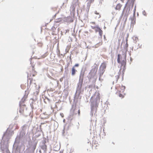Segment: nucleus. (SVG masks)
<instances>
[{
	"mask_svg": "<svg viewBox=\"0 0 153 153\" xmlns=\"http://www.w3.org/2000/svg\"><path fill=\"white\" fill-rule=\"evenodd\" d=\"M13 134V131H9L8 128L4 133L2 137V140L0 143V149L2 151L8 150L9 141Z\"/></svg>",
	"mask_w": 153,
	"mask_h": 153,
	"instance_id": "nucleus-1",
	"label": "nucleus"
},
{
	"mask_svg": "<svg viewBox=\"0 0 153 153\" xmlns=\"http://www.w3.org/2000/svg\"><path fill=\"white\" fill-rule=\"evenodd\" d=\"M85 71V70L82 68L80 71L79 80L77 85L76 91L75 94L76 97L78 95V97H79L80 94H82L84 91L83 88H82V87L83 84Z\"/></svg>",
	"mask_w": 153,
	"mask_h": 153,
	"instance_id": "nucleus-2",
	"label": "nucleus"
},
{
	"mask_svg": "<svg viewBox=\"0 0 153 153\" xmlns=\"http://www.w3.org/2000/svg\"><path fill=\"white\" fill-rule=\"evenodd\" d=\"M90 102L91 106L90 115L91 116H93L94 114V116H97V111L99 103L100 102V98L99 97L97 96L96 98L93 99L92 97H91L90 99Z\"/></svg>",
	"mask_w": 153,
	"mask_h": 153,
	"instance_id": "nucleus-3",
	"label": "nucleus"
},
{
	"mask_svg": "<svg viewBox=\"0 0 153 153\" xmlns=\"http://www.w3.org/2000/svg\"><path fill=\"white\" fill-rule=\"evenodd\" d=\"M91 69L89 73V76H87L90 82H92L93 84L95 82L97 79V72L98 68V65L95 63L91 67Z\"/></svg>",
	"mask_w": 153,
	"mask_h": 153,
	"instance_id": "nucleus-4",
	"label": "nucleus"
},
{
	"mask_svg": "<svg viewBox=\"0 0 153 153\" xmlns=\"http://www.w3.org/2000/svg\"><path fill=\"white\" fill-rule=\"evenodd\" d=\"M135 1V0H128L122 13L123 15H124L125 17L127 18L128 15L130 13V10L132 9Z\"/></svg>",
	"mask_w": 153,
	"mask_h": 153,
	"instance_id": "nucleus-5",
	"label": "nucleus"
},
{
	"mask_svg": "<svg viewBox=\"0 0 153 153\" xmlns=\"http://www.w3.org/2000/svg\"><path fill=\"white\" fill-rule=\"evenodd\" d=\"M24 142V140L15 139L13 147L15 149L16 152H19L22 149L24 150L25 148Z\"/></svg>",
	"mask_w": 153,
	"mask_h": 153,
	"instance_id": "nucleus-6",
	"label": "nucleus"
},
{
	"mask_svg": "<svg viewBox=\"0 0 153 153\" xmlns=\"http://www.w3.org/2000/svg\"><path fill=\"white\" fill-rule=\"evenodd\" d=\"M81 96H79V97H78V95L76 97V95L74 98V103L72 105V108L71 109V114L73 115L74 114H76L78 113V116H79L80 114V110L79 109L78 110L76 107V103L77 102V99L79 98L80 99Z\"/></svg>",
	"mask_w": 153,
	"mask_h": 153,
	"instance_id": "nucleus-7",
	"label": "nucleus"
},
{
	"mask_svg": "<svg viewBox=\"0 0 153 153\" xmlns=\"http://www.w3.org/2000/svg\"><path fill=\"white\" fill-rule=\"evenodd\" d=\"M38 141L36 139H33L32 138V140H30L27 142V149L31 150L34 152L35 150L36 149Z\"/></svg>",
	"mask_w": 153,
	"mask_h": 153,
	"instance_id": "nucleus-8",
	"label": "nucleus"
},
{
	"mask_svg": "<svg viewBox=\"0 0 153 153\" xmlns=\"http://www.w3.org/2000/svg\"><path fill=\"white\" fill-rule=\"evenodd\" d=\"M106 67V64L105 62L102 63L98 71V75L99 76V80L101 82L103 80L102 75L105 71Z\"/></svg>",
	"mask_w": 153,
	"mask_h": 153,
	"instance_id": "nucleus-9",
	"label": "nucleus"
},
{
	"mask_svg": "<svg viewBox=\"0 0 153 153\" xmlns=\"http://www.w3.org/2000/svg\"><path fill=\"white\" fill-rule=\"evenodd\" d=\"M27 128L25 125L23 126L22 127V130L20 131L19 134L17 135L15 139H18L19 140H24V137L25 134V130Z\"/></svg>",
	"mask_w": 153,
	"mask_h": 153,
	"instance_id": "nucleus-10",
	"label": "nucleus"
},
{
	"mask_svg": "<svg viewBox=\"0 0 153 153\" xmlns=\"http://www.w3.org/2000/svg\"><path fill=\"white\" fill-rule=\"evenodd\" d=\"M42 133L43 134V133L42 130L41 126H40L39 128H37L36 129V131L35 133V137L36 138L39 137L41 134Z\"/></svg>",
	"mask_w": 153,
	"mask_h": 153,
	"instance_id": "nucleus-11",
	"label": "nucleus"
},
{
	"mask_svg": "<svg viewBox=\"0 0 153 153\" xmlns=\"http://www.w3.org/2000/svg\"><path fill=\"white\" fill-rule=\"evenodd\" d=\"M123 56H124V60H123L122 61H120V63L121 64V67L123 66H126V53H124L123 54Z\"/></svg>",
	"mask_w": 153,
	"mask_h": 153,
	"instance_id": "nucleus-12",
	"label": "nucleus"
},
{
	"mask_svg": "<svg viewBox=\"0 0 153 153\" xmlns=\"http://www.w3.org/2000/svg\"><path fill=\"white\" fill-rule=\"evenodd\" d=\"M95 27L97 28V29H95L96 32H99V34L101 38L102 36V31L98 26H95L94 28Z\"/></svg>",
	"mask_w": 153,
	"mask_h": 153,
	"instance_id": "nucleus-13",
	"label": "nucleus"
},
{
	"mask_svg": "<svg viewBox=\"0 0 153 153\" xmlns=\"http://www.w3.org/2000/svg\"><path fill=\"white\" fill-rule=\"evenodd\" d=\"M19 105L20 107V109L19 111L21 114H22L24 108L26 106L25 104L21 105V102H19Z\"/></svg>",
	"mask_w": 153,
	"mask_h": 153,
	"instance_id": "nucleus-14",
	"label": "nucleus"
},
{
	"mask_svg": "<svg viewBox=\"0 0 153 153\" xmlns=\"http://www.w3.org/2000/svg\"><path fill=\"white\" fill-rule=\"evenodd\" d=\"M35 101L32 100L30 103V105L31 108L33 110L34 109H36L37 108V105L36 104L35 102Z\"/></svg>",
	"mask_w": 153,
	"mask_h": 153,
	"instance_id": "nucleus-15",
	"label": "nucleus"
},
{
	"mask_svg": "<svg viewBox=\"0 0 153 153\" xmlns=\"http://www.w3.org/2000/svg\"><path fill=\"white\" fill-rule=\"evenodd\" d=\"M40 146L41 149L43 150L44 152H46L47 150V146L45 144H40Z\"/></svg>",
	"mask_w": 153,
	"mask_h": 153,
	"instance_id": "nucleus-16",
	"label": "nucleus"
},
{
	"mask_svg": "<svg viewBox=\"0 0 153 153\" xmlns=\"http://www.w3.org/2000/svg\"><path fill=\"white\" fill-rule=\"evenodd\" d=\"M77 71V70L75 69L74 67H73L71 68V75L72 76H74L76 73V72Z\"/></svg>",
	"mask_w": 153,
	"mask_h": 153,
	"instance_id": "nucleus-17",
	"label": "nucleus"
},
{
	"mask_svg": "<svg viewBox=\"0 0 153 153\" xmlns=\"http://www.w3.org/2000/svg\"><path fill=\"white\" fill-rule=\"evenodd\" d=\"M128 39H126V43L125 45H124V47L125 49L126 50V52L127 51L128 47Z\"/></svg>",
	"mask_w": 153,
	"mask_h": 153,
	"instance_id": "nucleus-18",
	"label": "nucleus"
},
{
	"mask_svg": "<svg viewBox=\"0 0 153 153\" xmlns=\"http://www.w3.org/2000/svg\"><path fill=\"white\" fill-rule=\"evenodd\" d=\"M37 95H38L34 94L33 98L30 99V100H32L34 101H36L37 99Z\"/></svg>",
	"mask_w": 153,
	"mask_h": 153,
	"instance_id": "nucleus-19",
	"label": "nucleus"
},
{
	"mask_svg": "<svg viewBox=\"0 0 153 153\" xmlns=\"http://www.w3.org/2000/svg\"><path fill=\"white\" fill-rule=\"evenodd\" d=\"M122 56L121 54H118L117 55V62L118 63L120 62V59L121 58Z\"/></svg>",
	"mask_w": 153,
	"mask_h": 153,
	"instance_id": "nucleus-20",
	"label": "nucleus"
},
{
	"mask_svg": "<svg viewBox=\"0 0 153 153\" xmlns=\"http://www.w3.org/2000/svg\"><path fill=\"white\" fill-rule=\"evenodd\" d=\"M56 39V40L53 42V47H54V45L57 42H58L57 44V48H58V45H59V42H58V39Z\"/></svg>",
	"mask_w": 153,
	"mask_h": 153,
	"instance_id": "nucleus-21",
	"label": "nucleus"
},
{
	"mask_svg": "<svg viewBox=\"0 0 153 153\" xmlns=\"http://www.w3.org/2000/svg\"><path fill=\"white\" fill-rule=\"evenodd\" d=\"M43 140L42 141L40 142V144H45L46 142V139L45 137L43 138Z\"/></svg>",
	"mask_w": 153,
	"mask_h": 153,
	"instance_id": "nucleus-22",
	"label": "nucleus"
},
{
	"mask_svg": "<svg viewBox=\"0 0 153 153\" xmlns=\"http://www.w3.org/2000/svg\"><path fill=\"white\" fill-rule=\"evenodd\" d=\"M121 69H123L122 74H123V75H124V72L125 69H126V66H122V67H121V68H120V69L119 71V72H120V71L121 70Z\"/></svg>",
	"mask_w": 153,
	"mask_h": 153,
	"instance_id": "nucleus-23",
	"label": "nucleus"
},
{
	"mask_svg": "<svg viewBox=\"0 0 153 153\" xmlns=\"http://www.w3.org/2000/svg\"><path fill=\"white\" fill-rule=\"evenodd\" d=\"M33 58L31 56V58H30V59H29V61H30V64L31 65L32 67V68H33H33H34V65H33V62H32V58Z\"/></svg>",
	"mask_w": 153,
	"mask_h": 153,
	"instance_id": "nucleus-24",
	"label": "nucleus"
},
{
	"mask_svg": "<svg viewBox=\"0 0 153 153\" xmlns=\"http://www.w3.org/2000/svg\"><path fill=\"white\" fill-rule=\"evenodd\" d=\"M25 96V95H24V96L22 99L21 101L19 102H21V105H22V103H24L25 101V98H24Z\"/></svg>",
	"mask_w": 153,
	"mask_h": 153,
	"instance_id": "nucleus-25",
	"label": "nucleus"
},
{
	"mask_svg": "<svg viewBox=\"0 0 153 153\" xmlns=\"http://www.w3.org/2000/svg\"><path fill=\"white\" fill-rule=\"evenodd\" d=\"M25 153H34V152L29 150V149H26V152Z\"/></svg>",
	"mask_w": 153,
	"mask_h": 153,
	"instance_id": "nucleus-26",
	"label": "nucleus"
},
{
	"mask_svg": "<svg viewBox=\"0 0 153 153\" xmlns=\"http://www.w3.org/2000/svg\"><path fill=\"white\" fill-rule=\"evenodd\" d=\"M40 88V87L39 86L38 89H37L36 91L35 92H34V94H36V95H38L39 92V89Z\"/></svg>",
	"mask_w": 153,
	"mask_h": 153,
	"instance_id": "nucleus-27",
	"label": "nucleus"
},
{
	"mask_svg": "<svg viewBox=\"0 0 153 153\" xmlns=\"http://www.w3.org/2000/svg\"><path fill=\"white\" fill-rule=\"evenodd\" d=\"M121 7V5L120 4H117L116 7V9L117 10H119Z\"/></svg>",
	"mask_w": 153,
	"mask_h": 153,
	"instance_id": "nucleus-28",
	"label": "nucleus"
},
{
	"mask_svg": "<svg viewBox=\"0 0 153 153\" xmlns=\"http://www.w3.org/2000/svg\"><path fill=\"white\" fill-rule=\"evenodd\" d=\"M121 90L123 91H123H124L126 88V87L125 86H123L122 85L120 88Z\"/></svg>",
	"mask_w": 153,
	"mask_h": 153,
	"instance_id": "nucleus-29",
	"label": "nucleus"
},
{
	"mask_svg": "<svg viewBox=\"0 0 153 153\" xmlns=\"http://www.w3.org/2000/svg\"><path fill=\"white\" fill-rule=\"evenodd\" d=\"M73 125V124L71 123H70L68 125V129H69L71 127V126H72Z\"/></svg>",
	"mask_w": 153,
	"mask_h": 153,
	"instance_id": "nucleus-30",
	"label": "nucleus"
},
{
	"mask_svg": "<svg viewBox=\"0 0 153 153\" xmlns=\"http://www.w3.org/2000/svg\"><path fill=\"white\" fill-rule=\"evenodd\" d=\"M65 127H64V128L62 130V135L63 136H65Z\"/></svg>",
	"mask_w": 153,
	"mask_h": 153,
	"instance_id": "nucleus-31",
	"label": "nucleus"
},
{
	"mask_svg": "<svg viewBox=\"0 0 153 153\" xmlns=\"http://www.w3.org/2000/svg\"><path fill=\"white\" fill-rule=\"evenodd\" d=\"M121 39H118V46H117V49H119V45H120V42L121 41Z\"/></svg>",
	"mask_w": 153,
	"mask_h": 153,
	"instance_id": "nucleus-32",
	"label": "nucleus"
},
{
	"mask_svg": "<svg viewBox=\"0 0 153 153\" xmlns=\"http://www.w3.org/2000/svg\"><path fill=\"white\" fill-rule=\"evenodd\" d=\"M79 65V64L78 63L76 64L73 67L75 68L76 67H78Z\"/></svg>",
	"mask_w": 153,
	"mask_h": 153,
	"instance_id": "nucleus-33",
	"label": "nucleus"
},
{
	"mask_svg": "<svg viewBox=\"0 0 153 153\" xmlns=\"http://www.w3.org/2000/svg\"><path fill=\"white\" fill-rule=\"evenodd\" d=\"M38 46L39 47H41L42 46V44L41 42H39L37 43Z\"/></svg>",
	"mask_w": 153,
	"mask_h": 153,
	"instance_id": "nucleus-34",
	"label": "nucleus"
},
{
	"mask_svg": "<svg viewBox=\"0 0 153 153\" xmlns=\"http://www.w3.org/2000/svg\"><path fill=\"white\" fill-rule=\"evenodd\" d=\"M124 39H123V41L121 43V45H120V47H122V45H123V43H124V44H125V40H124Z\"/></svg>",
	"mask_w": 153,
	"mask_h": 153,
	"instance_id": "nucleus-35",
	"label": "nucleus"
},
{
	"mask_svg": "<svg viewBox=\"0 0 153 153\" xmlns=\"http://www.w3.org/2000/svg\"><path fill=\"white\" fill-rule=\"evenodd\" d=\"M144 16H146V13L145 10H144L142 12Z\"/></svg>",
	"mask_w": 153,
	"mask_h": 153,
	"instance_id": "nucleus-36",
	"label": "nucleus"
},
{
	"mask_svg": "<svg viewBox=\"0 0 153 153\" xmlns=\"http://www.w3.org/2000/svg\"><path fill=\"white\" fill-rule=\"evenodd\" d=\"M45 99H46L48 101V102H50L51 101V100L49 99L47 97H45Z\"/></svg>",
	"mask_w": 153,
	"mask_h": 153,
	"instance_id": "nucleus-37",
	"label": "nucleus"
},
{
	"mask_svg": "<svg viewBox=\"0 0 153 153\" xmlns=\"http://www.w3.org/2000/svg\"><path fill=\"white\" fill-rule=\"evenodd\" d=\"M119 96L120 97H122V98H123L124 97V96L121 93L119 94Z\"/></svg>",
	"mask_w": 153,
	"mask_h": 153,
	"instance_id": "nucleus-38",
	"label": "nucleus"
},
{
	"mask_svg": "<svg viewBox=\"0 0 153 153\" xmlns=\"http://www.w3.org/2000/svg\"><path fill=\"white\" fill-rule=\"evenodd\" d=\"M136 5H135L134 7V14H135V10H136Z\"/></svg>",
	"mask_w": 153,
	"mask_h": 153,
	"instance_id": "nucleus-39",
	"label": "nucleus"
},
{
	"mask_svg": "<svg viewBox=\"0 0 153 153\" xmlns=\"http://www.w3.org/2000/svg\"><path fill=\"white\" fill-rule=\"evenodd\" d=\"M103 1V0H99L100 4H102V2Z\"/></svg>",
	"mask_w": 153,
	"mask_h": 153,
	"instance_id": "nucleus-40",
	"label": "nucleus"
},
{
	"mask_svg": "<svg viewBox=\"0 0 153 153\" xmlns=\"http://www.w3.org/2000/svg\"><path fill=\"white\" fill-rule=\"evenodd\" d=\"M55 25H54V26L53 27H52V30H54V29H56V28H57V27H56V28H55Z\"/></svg>",
	"mask_w": 153,
	"mask_h": 153,
	"instance_id": "nucleus-41",
	"label": "nucleus"
},
{
	"mask_svg": "<svg viewBox=\"0 0 153 153\" xmlns=\"http://www.w3.org/2000/svg\"><path fill=\"white\" fill-rule=\"evenodd\" d=\"M78 125H77V129H79V123H78Z\"/></svg>",
	"mask_w": 153,
	"mask_h": 153,
	"instance_id": "nucleus-42",
	"label": "nucleus"
},
{
	"mask_svg": "<svg viewBox=\"0 0 153 153\" xmlns=\"http://www.w3.org/2000/svg\"><path fill=\"white\" fill-rule=\"evenodd\" d=\"M65 31H66V32H65V34H66V33H67L68 32H69V30H66Z\"/></svg>",
	"mask_w": 153,
	"mask_h": 153,
	"instance_id": "nucleus-43",
	"label": "nucleus"
},
{
	"mask_svg": "<svg viewBox=\"0 0 153 153\" xmlns=\"http://www.w3.org/2000/svg\"><path fill=\"white\" fill-rule=\"evenodd\" d=\"M95 13L96 14H97V15H99V14L98 13H97V11H95Z\"/></svg>",
	"mask_w": 153,
	"mask_h": 153,
	"instance_id": "nucleus-44",
	"label": "nucleus"
},
{
	"mask_svg": "<svg viewBox=\"0 0 153 153\" xmlns=\"http://www.w3.org/2000/svg\"><path fill=\"white\" fill-rule=\"evenodd\" d=\"M60 22L59 19L57 21H56L55 22L56 23H58V22Z\"/></svg>",
	"mask_w": 153,
	"mask_h": 153,
	"instance_id": "nucleus-45",
	"label": "nucleus"
},
{
	"mask_svg": "<svg viewBox=\"0 0 153 153\" xmlns=\"http://www.w3.org/2000/svg\"><path fill=\"white\" fill-rule=\"evenodd\" d=\"M101 17L100 15H99V16H96L98 18H99Z\"/></svg>",
	"mask_w": 153,
	"mask_h": 153,
	"instance_id": "nucleus-46",
	"label": "nucleus"
},
{
	"mask_svg": "<svg viewBox=\"0 0 153 153\" xmlns=\"http://www.w3.org/2000/svg\"><path fill=\"white\" fill-rule=\"evenodd\" d=\"M32 48L33 49H34V48H35V47L33 45V46H32Z\"/></svg>",
	"mask_w": 153,
	"mask_h": 153,
	"instance_id": "nucleus-47",
	"label": "nucleus"
},
{
	"mask_svg": "<svg viewBox=\"0 0 153 153\" xmlns=\"http://www.w3.org/2000/svg\"><path fill=\"white\" fill-rule=\"evenodd\" d=\"M119 76H117V81L118 80V79L119 78Z\"/></svg>",
	"mask_w": 153,
	"mask_h": 153,
	"instance_id": "nucleus-48",
	"label": "nucleus"
},
{
	"mask_svg": "<svg viewBox=\"0 0 153 153\" xmlns=\"http://www.w3.org/2000/svg\"><path fill=\"white\" fill-rule=\"evenodd\" d=\"M91 85H89L88 86V87L89 88H90L91 87Z\"/></svg>",
	"mask_w": 153,
	"mask_h": 153,
	"instance_id": "nucleus-49",
	"label": "nucleus"
},
{
	"mask_svg": "<svg viewBox=\"0 0 153 153\" xmlns=\"http://www.w3.org/2000/svg\"><path fill=\"white\" fill-rule=\"evenodd\" d=\"M95 26H94V27H92V28L93 29H94V28H95L96 29H97V28H94V27H95Z\"/></svg>",
	"mask_w": 153,
	"mask_h": 153,
	"instance_id": "nucleus-50",
	"label": "nucleus"
},
{
	"mask_svg": "<svg viewBox=\"0 0 153 153\" xmlns=\"http://www.w3.org/2000/svg\"><path fill=\"white\" fill-rule=\"evenodd\" d=\"M68 65L67 66H65V69H66V68H68Z\"/></svg>",
	"mask_w": 153,
	"mask_h": 153,
	"instance_id": "nucleus-51",
	"label": "nucleus"
},
{
	"mask_svg": "<svg viewBox=\"0 0 153 153\" xmlns=\"http://www.w3.org/2000/svg\"><path fill=\"white\" fill-rule=\"evenodd\" d=\"M70 120H71L72 119V118H71V117H70Z\"/></svg>",
	"mask_w": 153,
	"mask_h": 153,
	"instance_id": "nucleus-52",
	"label": "nucleus"
},
{
	"mask_svg": "<svg viewBox=\"0 0 153 153\" xmlns=\"http://www.w3.org/2000/svg\"><path fill=\"white\" fill-rule=\"evenodd\" d=\"M50 91H53V90L51 88V89H50Z\"/></svg>",
	"mask_w": 153,
	"mask_h": 153,
	"instance_id": "nucleus-53",
	"label": "nucleus"
},
{
	"mask_svg": "<svg viewBox=\"0 0 153 153\" xmlns=\"http://www.w3.org/2000/svg\"><path fill=\"white\" fill-rule=\"evenodd\" d=\"M44 102H45L46 103H46V102L45 101V100H44Z\"/></svg>",
	"mask_w": 153,
	"mask_h": 153,
	"instance_id": "nucleus-54",
	"label": "nucleus"
},
{
	"mask_svg": "<svg viewBox=\"0 0 153 153\" xmlns=\"http://www.w3.org/2000/svg\"><path fill=\"white\" fill-rule=\"evenodd\" d=\"M123 75H123V74H122V75H123L122 77V79H123Z\"/></svg>",
	"mask_w": 153,
	"mask_h": 153,
	"instance_id": "nucleus-55",
	"label": "nucleus"
},
{
	"mask_svg": "<svg viewBox=\"0 0 153 153\" xmlns=\"http://www.w3.org/2000/svg\"><path fill=\"white\" fill-rule=\"evenodd\" d=\"M139 48H141V45L140 46Z\"/></svg>",
	"mask_w": 153,
	"mask_h": 153,
	"instance_id": "nucleus-56",
	"label": "nucleus"
},
{
	"mask_svg": "<svg viewBox=\"0 0 153 153\" xmlns=\"http://www.w3.org/2000/svg\"><path fill=\"white\" fill-rule=\"evenodd\" d=\"M133 39V41H134V42L135 43V40H134V39Z\"/></svg>",
	"mask_w": 153,
	"mask_h": 153,
	"instance_id": "nucleus-57",
	"label": "nucleus"
},
{
	"mask_svg": "<svg viewBox=\"0 0 153 153\" xmlns=\"http://www.w3.org/2000/svg\"><path fill=\"white\" fill-rule=\"evenodd\" d=\"M104 29H105L106 28V27H105L104 26Z\"/></svg>",
	"mask_w": 153,
	"mask_h": 153,
	"instance_id": "nucleus-58",
	"label": "nucleus"
},
{
	"mask_svg": "<svg viewBox=\"0 0 153 153\" xmlns=\"http://www.w3.org/2000/svg\"><path fill=\"white\" fill-rule=\"evenodd\" d=\"M65 120L64 119V120H63V122H65Z\"/></svg>",
	"mask_w": 153,
	"mask_h": 153,
	"instance_id": "nucleus-59",
	"label": "nucleus"
},
{
	"mask_svg": "<svg viewBox=\"0 0 153 153\" xmlns=\"http://www.w3.org/2000/svg\"><path fill=\"white\" fill-rule=\"evenodd\" d=\"M130 60H131V61H132V59H131V58H130Z\"/></svg>",
	"mask_w": 153,
	"mask_h": 153,
	"instance_id": "nucleus-60",
	"label": "nucleus"
},
{
	"mask_svg": "<svg viewBox=\"0 0 153 153\" xmlns=\"http://www.w3.org/2000/svg\"><path fill=\"white\" fill-rule=\"evenodd\" d=\"M34 53V52L33 51L32 52L33 54Z\"/></svg>",
	"mask_w": 153,
	"mask_h": 153,
	"instance_id": "nucleus-61",
	"label": "nucleus"
},
{
	"mask_svg": "<svg viewBox=\"0 0 153 153\" xmlns=\"http://www.w3.org/2000/svg\"><path fill=\"white\" fill-rule=\"evenodd\" d=\"M58 51L59 53H60V51H59V50Z\"/></svg>",
	"mask_w": 153,
	"mask_h": 153,
	"instance_id": "nucleus-62",
	"label": "nucleus"
},
{
	"mask_svg": "<svg viewBox=\"0 0 153 153\" xmlns=\"http://www.w3.org/2000/svg\"><path fill=\"white\" fill-rule=\"evenodd\" d=\"M59 153H63V152H60Z\"/></svg>",
	"mask_w": 153,
	"mask_h": 153,
	"instance_id": "nucleus-63",
	"label": "nucleus"
},
{
	"mask_svg": "<svg viewBox=\"0 0 153 153\" xmlns=\"http://www.w3.org/2000/svg\"><path fill=\"white\" fill-rule=\"evenodd\" d=\"M135 38L136 39V38H137V37H135Z\"/></svg>",
	"mask_w": 153,
	"mask_h": 153,
	"instance_id": "nucleus-64",
	"label": "nucleus"
}]
</instances>
